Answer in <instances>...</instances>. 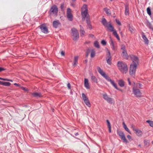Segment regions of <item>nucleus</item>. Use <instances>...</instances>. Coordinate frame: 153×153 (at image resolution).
<instances>
[{
  "instance_id": "obj_1",
  "label": "nucleus",
  "mask_w": 153,
  "mask_h": 153,
  "mask_svg": "<svg viewBox=\"0 0 153 153\" xmlns=\"http://www.w3.org/2000/svg\"><path fill=\"white\" fill-rule=\"evenodd\" d=\"M101 23L105 27L108 29V30L110 31V32H112L113 35H114L118 40H120L119 36L118 34L117 33L116 30L114 29V28L112 25V24H111V23L110 22H108L106 19H105V18H103L102 19Z\"/></svg>"
},
{
  "instance_id": "obj_2",
  "label": "nucleus",
  "mask_w": 153,
  "mask_h": 153,
  "mask_svg": "<svg viewBox=\"0 0 153 153\" xmlns=\"http://www.w3.org/2000/svg\"><path fill=\"white\" fill-rule=\"evenodd\" d=\"M130 58L132 61L133 63L131 64L130 68V71L129 73L131 76L132 77L135 76V72H136V69L137 67V65L138 63V57L133 55L130 56Z\"/></svg>"
},
{
  "instance_id": "obj_3",
  "label": "nucleus",
  "mask_w": 153,
  "mask_h": 153,
  "mask_svg": "<svg viewBox=\"0 0 153 153\" xmlns=\"http://www.w3.org/2000/svg\"><path fill=\"white\" fill-rule=\"evenodd\" d=\"M97 71H98V72L101 75L102 77H103V78H105L106 80H107L109 82H110V83L111 84V85H113V86L115 88V89L120 91L123 92V90L121 89H120L119 88H117V85L116 84L114 81L113 80L111 79L108 76V75H107L100 68L99 66H97Z\"/></svg>"
},
{
  "instance_id": "obj_4",
  "label": "nucleus",
  "mask_w": 153,
  "mask_h": 153,
  "mask_svg": "<svg viewBox=\"0 0 153 153\" xmlns=\"http://www.w3.org/2000/svg\"><path fill=\"white\" fill-rule=\"evenodd\" d=\"M117 66L119 71L123 74H126L128 71L127 65L124 62L119 61L117 63Z\"/></svg>"
},
{
  "instance_id": "obj_5",
  "label": "nucleus",
  "mask_w": 153,
  "mask_h": 153,
  "mask_svg": "<svg viewBox=\"0 0 153 153\" xmlns=\"http://www.w3.org/2000/svg\"><path fill=\"white\" fill-rule=\"evenodd\" d=\"M71 32H72V33L73 36H74L73 40H74V41H76L79 38V33L78 31L76 29L73 28L71 29Z\"/></svg>"
},
{
  "instance_id": "obj_6",
  "label": "nucleus",
  "mask_w": 153,
  "mask_h": 153,
  "mask_svg": "<svg viewBox=\"0 0 153 153\" xmlns=\"http://www.w3.org/2000/svg\"><path fill=\"white\" fill-rule=\"evenodd\" d=\"M132 92L137 97H140L141 96V93L140 90L134 86L132 87Z\"/></svg>"
},
{
  "instance_id": "obj_7",
  "label": "nucleus",
  "mask_w": 153,
  "mask_h": 153,
  "mask_svg": "<svg viewBox=\"0 0 153 153\" xmlns=\"http://www.w3.org/2000/svg\"><path fill=\"white\" fill-rule=\"evenodd\" d=\"M117 134L119 135L120 138L122 140L123 142L125 143H128V140H127L126 138H125L124 134L123 132L121 131H117Z\"/></svg>"
},
{
  "instance_id": "obj_8",
  "label": "nucleus",
  "mask_w": 153,
  "mask_h": 153,
  "mask_svg": "<svg viewBox=\"0 0 153 153\" xmlns=\"http://www.w3.org/2000/svg\"><path fill=\"white\" fill-rule=\"evenodd\" d=\"M82 100H83L84 102H85V104L88 107H90V103L89 102L88 99V98H87L84 93L82 94Z\"/></svg>"
},
{
  "instance_id": "obj_9",
  "label": "nucleus",
  "mask_w": 153,
  "mask_h": 153,
  "mask_svg": "<svg viewBox=\"0 0 153 153\" xmlns=\"http://www.w3.org/2000/svg\"><path fill=\"white\" fill-rule=\"evenodd\" d=\"M39 27L40 29L41 32H42V33H44L45 34H47L48 33V28L45 25V24H43L40 25L39 26Z\"/></svg>"
},
{
  "instance_id": "obj_10",
  "label": "nucleus",
  "mask_w": 153,
  "mask_h": 153,
  "mask_svg": "<svg viewBox=\"0 0 153 153\" xmlns=\"http://www.w3.org/2000/svg\"><path fill=\"white\" fill-rule=\"evenodd\" d=\"M102 96H103V99L106 100V101L108 102V103H110V104H112L113 103V100L112 99L109 97L107 94H102Z\"/></svg>"
},
{
  "instance_id": "obj_11",
  "label": "nucleus",
  "mask_w": 153,
  "mask_h": 153,
  "mask_svg": "<svg viewBox=\"0 0 153 153\" xmlns=\"http://www.w3.org/2000/svg\"><path fill=\"white\" fill-rule=\"evenodd\" d=\"M107 52L108 53L106 54V62L108 64L111 65V54H110V52L107 49Z\"/></svg>"
},
{
  "instance_id": "obj_12",
  "label": "nucleus",
  "mask_w": 153,
  "mask_h": 153,
  "mask_svg": "<svg viewBox=\"0 0 153 153\" xmlns=\"http://www.w3.org/2000/svg\"><path fill=\"white\" fill-rule=\"evenodd\" d=\"M121 49L123 50V51H122V54H123V57L124 58V59H127L128 58V56L126 53V50L125 49V46L124 45H122V47H121Z\"/></svg>"
},
{
  "instance_id": "obj_13",
  "label": "nucleus",
  "mask_w": 153,
  "mask_h": 153,
  "mask_svg": "<svg viewBox=\"0 0 153 153\" xmlns=\"http://www.w3.org/2000/svg\"><path fill=\"white\" fill-rule=\"evenodd\" d=\"M67 16L68 20L71 21L73 20V15L71 12V10H67Z\"/></svg>"
},
{
  "instance_id": "obj_14",
  "label": "nucleus",
  "mask_w": 153,
  "mask_h": 153,
  "mask_svg": "<svg viewBox=\"0 0 153 153\" xmlns=\"http://www.w3.org/2000/svg\"><path fill=\"white\" fill-rule=\"evenodd\" d=\"M88 16V15L87 13V10H84V11L81 12V16H82V20H84L85 19L87 18L89 19Z\"/></svg>"
},
{
  "instance_id": "obj_15",
  "label": "nucleus",
  "mask_w": 153,
  "mask_h": 153,
  "mask_svg": "<svg viewBox=\"0 0 153 153\" xmlns=\"http://www.w3.org/2000/svg\"><path fill=\"white\" fill-rule=\"evenodd\" d=\"M52 25H53V27L56 28L58 27V26L60 25H61V23L59 22V21L58 20H56L55 21H53V23H52Z\"/></svg>"
},
{
  "instance_id": "obj_16",
  "label": "nucleus",
  "mask_w": 153,
  "mask_h": 153,
  "mask_svg": "<svg viewBox=\"0 0 153 153\" xmlns=\"http://www.w3.org/2000/svg\"><path fill=\"white\" fill-rule=\"evenodd\" d=\"M86 24H87V27L90 30H91L92 29V26L91 24L90 20L89 18H87V19H86Z\"/></svg>"
},
{
  "instance_id": "obj_17",
  "label": "nucleus",
  "mask_w": 153,
  "mask_h": 153,
  "mask_svg": "<svg viewBox=\"0 0 153 153\" xmlns=\"http://www.w3.org/2000/svg\"><path fill=\"white\" fill-rule=\"evenodd\" d=\"M11 85V83L9 82H4L0 81V85L5 86H9Z\"/></svg>"
},
{
  "instance_id": "obj_18",
  "label": "nucleus",
  "mask_w": 153,
  "mask_h": 153,
  "mask_svg": "<svg viewBox=\"0 0 153 153\" xmlns=\"http://www.w3.org/2000/svg\"><path fill=\"white\" fill-rule=\"evenodd\" d=\"M84 86L86 89H90V86H89V84H88V79L85 78L84 79Z\"/></svg>"
},
{
  "instance_id": "obj_19",
  "label": "nucleus",
  "mask_w": 153,
  "mask_h": 153,
  "mask_svg": "<svg viewBox=\"0 0 153 153\" xmlns=\"http://www.w3.org/2000/svg\"><path fill=\"white\" fill-rule=\"evenodd\" d=\"M58 12V10H50V16H56Z\"/></svg>"
},
{
  "instance_id": "obj_20",
  "label": "nucleus",
  "mask_w": 153,
  "mask_h": 153,
  "mask_svg": "<svg viewBox=\"0 0 153 153\" xmlns=\"http://www.w3.org/2000/svg\"><path fill=\"white\" fill-rule=\"evenodd\" d=\"M142 38L144 39V43H145V44L146 45H148V42H149V41H148V39L146 37V36L143 33L142 34Z\"/></svg>"
},
{
  "instance_id": "obj_21",
  "label": "nucleus",
  "mask_w": 153,
  "mask_h": 153,
  "mask_svg": "<svg viewBox=\"0 0 153 153\" xmlns=\"http://www.w3.org/2000/svg\"><path fill=\"white\" fill-rule=\"evenodd\" d=\"M32 94H33V97L37 98L41 97V94L39 93L35 92L33 93Z\"/></svg>"
},
{
  "instance_id": "obj_22",
  "label": "nucleus",
  "mask_w": 153,
  "mask_h": 153,
  "mask_svg": "<svg viewBox=\"0 0 153 153\" xmlns=\"http://www.w3.org/2000/svg\"><path fill=\"white\" fill-rule=\"evenodd\" d=\"M134 130L135 131L136 133L137 136H140L142 134V132L140 130L138 129H134Z\"/></svg>"
},
{
  "instance_id": "obj_23",
  "label": "nucleus",
  "mask_w": 153,
  "mask_h": 153,
  "mask_svg": "<svg viewBox=\"0 0 153 153\" xmlns=\"http://www.w3.org/2000/svg\"><path fill=\"white\" fill-rule=\"evenodd\" d=\"M118 83L120 87H123L124 86V82L122 80H119L118 81Z\"/></svg>"
},
{
  "instance_id": "obj_24",
  "label": "nucleus",
  "mask_w": 153,
  "mask_h": 153,
  "mask_svg": "<svg viewBox=\"0 0 153 153\" xmlns=\"http://www.w3.org/2000/svg\"><path fill=\"white\" fill-rule=\"evenodd\" d=\"M90 52H91L90 57H91V58H93L95 56V50H94V49H92L90 50Z\"/></svg>"
},
{
  "instance_id": "obj_25",
  "label": "nucleus",
  "mask_w": 153,
  "mask_h": 153,
  "mask_svg": "<svg viewBox=\"0 0 153 153\" xmlns=\"http://www.w3.org/2000/svg\"><path fill=\"white\" fill-rule=\"evenodd\" d=\"M91 79L93 82L97 83V79L96 77L95 76H94L93 75H91Z\"/></svg>"
},
{
  "instance_id": "obj_26",
  "label": "nucleus",
  "mask_w": 153,
  "mask_h": 153,
  "mask_svg": "<svg viewBox=\"0 0 153 153\" xmlns=\"http://www.w3.org/2000/svg\"><path fill=\"white\" fill-rule=\"evenodd\" d=\"M123 128H124V129L126 130V131H127V132H128V133L131 134V132H130V131L129 130V129L127 128L126 127V126L124 123V122H123Z\"/></svg>"
},
{
  "instance_id": "obj_27",
  "label": "nucleus",
  "mask_w": 153,
  "mask_h": 153,
  "mask_svg": "<svg viewBox=\"0 0 153 153\" xmlns=\"http://www.w3.org/2000/svg\"><path fill=\"white\" fill-rule=\"evenodd\" d=\"M78 56H75L74 57V63L73 64L74 66H75L76 65V62L78 60Z\"/></svg>"
},
{
  "instance_id": "obj_28",
  "label": "nucleus",
  "mask_w": 153,
  "mask_h": 153,
  "mask_svg": "<svg viewBox=\"0 0 153 153\" xmlns=\"http://www.w3.org/2000/svg\"><path fill=\"white\" fill-rule=\"evenodd\" d=\"M106 122L108 123V132L111 133V125H110V123L108 120H106Z\"/></svg>"
},
{
  "instance_id": "obj_29",
  "label": "nucleus",
  "mask_w": 153,
  "mask_h": 153,
  "mask_svg": "<svg viewBox=\"0 0 153 153\" xmlns=\"http://www.w3.org/2000/svg\"><path fill=\"white\" fill-rule=\"evenodd\" d=\"M147 26L148 27L153 31V27L151 25L149 21H148V20H147Z\"/></svg>"
},
{
  "instance_id": "obj_30",
  "label": "nucleus",
  "mask_w": 153,
  "mask_h": 153,
  "mask_svg": "<svg viewBox=\"0 0 153 153\" xmlns=\"http://www.w3.org/2000/svg\"><path fill=\"white\" fill-rule=\"evenodd\" d=\"M110 45H111V47L112 49H113V50H115V48H114V46L113 44V41H112V40L111 39H110Z\"/></svg>"
},
{
  "instance_id": "obj_31",
  "label": "nucleus",
  "mask_w": 153,
  "mask_h": 153,
  "mask_svg": "<svg viewBox=\"0 0 153 153\" xmlns=\"http://www.w3.org/2000/svg\"><path fill=\"white\" fill-rule=\"evenodd\" d=\"M94 46L97 48H100V46H99L98 42H97V41L94 42Z\"/></svg>"
},
{
  "instance_id": "obj_32",
  "label": "nucleus",
  "mask_w": 153,
  "mask_h": 153,
  "mask_svg": "<svg viewBox=\"0 0 153 153\" xmlns=\"http://www.w3.org/2000/svg\"><path fill=\"white\" fill-rule=\"evenodd\" d=\"M146 122L149 123V125L150 126L153 128V121L149 120H147L146 121Z\"/></svg>"
},
{
  "instance_id": "obj_33",
  "label": "nucleus",
  "mask_w": 153,
  "mask_h": 153,
  "mask_svg": "<svg viewBox=\"0 0 153 153\" xmlns=\"http://www.w3.org/2000/svg\"><path fill=\"white\" fill-rule=\"evenodd\" d=\"M137 86H139V88H140V89H141V86H142V84L141 83H138L136 84L135 83H134V85L133 86V87H135L137 88Z\"/></svg>"
},
{
  "instance_id": "obj_34",
  "label": "nucleus",
  "mask_w": 153,
  "mask_h": 153,
  "mask_svg": "<svg viewBox=\"0 0 153 153\" xmlns=\"http://www.w3.org/2000/svg\"><path fill=\"white\" fill-rule=\"evenodd\" d=\"M88 6L86 4H84L82 6L81 10H88Z\"/></svg>"
},
{
  "instance_id": "obj_35",
  "label": "nucleus",
  "mask_w": 153,
  "mask_h": 153,
  "mask_svg": "<svg viewBox=\"0 0 153 153\" xmlns=\"http://www.w3.org/2000/svg\"><path fill=\"white\" fill-rule=\"evenodd\" d=\"M128 28H129V30H130V31L131 33H132L133 31L134 30V28H133V27L132 26H129Z\"/></svg>"
},
{
  "instance_id": "obj_36",
  "label": "nucleus",
  "mask_w": 153,
  "mask_h": 153,
  "mask_svg": "<svg viewBox=\"0 0 153 153\" xmlns=\"http://www.w3.org/2000/svg\"><path fill=\"white\" fill-rule=\"evenodd\" d=\"M50 10H58V8L56 5H53Z\"/></svg>"
},
{
  "instance_id": "obj_37",
  "label": "nucleus",
  "mask_w": 153,
  "mask_h": 153,
  "mask_svg": "<svg viewBox=\"0 0 153 153\" xmlns=\"http://www.w3.org/2000/svg\"><path fill=\"white\" fill-rule=\"evenodd\" d=\"M19 88L22 89V90L25 91H27V88L23 87L21 85H19Z\"/></svg>"
},
{
  "instance_id": "obj_38",
  "label": "nucleus",
  "mask_w": 153,
  "mask_h": 153,
  "mask_svg": "<svg viewBox=\"0 0 153 153\" xmlns=\"http://www.w3.org/2000/svg\"><path fill=\"white\" fill-rule=\"evenodd\" d=\"M110 10H105V13L108 16L111 15V12H110Z\"/></svg>"
},
{
  "instance_id": "obj_39",
  "label": "nucleus",
  "mask_w": 153,
  "mask_h": 153,
  "mask_svg": "<svg viewBox=\"0 0 153 153\" xmlns=\"http://www.w3.org/2000/svg\"><path fill=\"white\" fill-rule=\"evenodd\" d=\"M65 6V5L64 3H62L60 5V8L61 9H62L64 8V7Z\"/></svg>"
},
{
  "instance_id": "obj_40",
  "label": "nucleus",
  "mask_w": 153,
  "mask_h": 153,
  "mask_svg": "<svg viewBox=\"0 0 153 153\" xmlns=\"http://www.w3.org/2000/svg\"><path fill=\"white\" fill-rule=\"evenodd\" d=\"M101 44L103 45H106V42L104 40H102L101 41Z\"/></svg>"
},
{
  "instance_id": "obj_41",
  "label": "nucleus",
  "mask_w": 153,
  "mask_h": 153,
  "mask_svg": "<svg viewBox=\"0 0 153 153\" xmlns=\"http://www.w3.org/2000/svg\"><path fill=\"white\" fill-rule=\"evenodd\" d=\"M125 15H129V10H125Z\"/></svg>"
},
{
  "instance_id": "obj_42",
  "label": "nucleus",
  "mask_w": 153,
  "mask_h": 153,
  "mask_svg": "<svg viewBox=\"0 0 153 153\" xmlns=\"http://www.w3.org/2000/svg\"><path fill=\"white\" fill-rule=\"evenodd\" d=\"M116 23H117V24L119 25H121V23H120L119 20L116 19Z\"/></svg>"
},
{
  "instance_id": "obj_43",
  "label": "nucleus",
  "mask_w": 153,
  "mask_h": 153,
  "mask_svg": "<svg viewBox=\"0 0 153 153\" xmlns=\"http://www.w3.org/2000/svg\"><path fill=\"white\" fill-rule=\"evenodd\" d=\"M5 70H6L4 68L0 67V72H2V71H4Z\"/></svg>"
},
{
  "instance_id": "obj_44",
  "label": "nucleus",
  "mask_w": 153,
  "mask_h": 153,
  "mask_svg": "<svg viewBox=\"0 0 153 153\" xmlns=\"http://www.w3.org/2000/svg\"><path fill=\"white\" fill-rule=\"evenodd\" d=\"M81 33H80V36H82L83 35V34L85 33V31L84 30H82V31H80Z\"/></svg>"
},
{
  "instance_id": "obj_45",
  "label": "nucleus",
  "mask_w": 153,
  "mask_h": 153,
  "mask_svg": "<svg viewBox=\"0 0 153 153\" xmlns=\"http://www.w3.org/2000/svg\"><path fill=\"white\" fill-rule=\"evenodd\" d=\"M89 37L91 38H94V35L92 34H89Z\"/></svg>"
},
{
  "instance_id": "obj_46",
  "label": "nucleus",
  "mask_w": 153,
  "mask_h": 153,
  "mask_svg": "<svg viewBox=\"0 0 153 153\" xmlns=\"http://www.w3.org/2000/svg\"><path fill=\"white\" fill-rule=\"evenodd\" d=\"M151 10H147V13L149 15H151Z\"/></svg>"
},
{
  "instance_id": "obj_47",
  "label": "nucleus",
  "mask_w": 153,
  "mask_h": 153,
  "mask_svg": "<svg viewBox=\"0 0 153 153\" xmlns=\"http://www.w3.org/2000/svg\"><path fill=\"white\" fill-rule=\"evenodd\" d=\"M67 87L68 88V89H70V88H71V87H70V83H68L67 84Z\"/></svg>"
},
{
  "instance_id": "obj_48",
  "label": "nucleus",
  "mask_w": 153,
  "mask_h": 153,
  "mask_svg": "<svg viewBox=\"0 0 153 153\" xmlns=\"http://www.w3.org/2000/svg\"><path fill=\"white\" fill-rule=\"evenodd\" d=\"M60 54H61V55H62V56H65V52H64V51H61Z\"/></svg>"
},
{
  "instance_id": "obj_49",
  "label": "nucleus",
  "mask_w": 153,
  "mask_h": 153,
  "mask_svg": "<svg viewBox=\"0 0 153 153\" xmlns=\"http://www.w3.org/2000/svg\"><path fill=\"white\" fill-rule=\"evenodd\" d=\"M79 27H80V31H84L83 27L81 25H79Z\"/></svg>"
},
{
  "instance_id": "obj_50",
  "label": "nucleus",
  "mask_w": 153,
  "mask_h": 153,
  "mask_svg": "<svg viewBox=\"0 0 153 153\" xmlns=\"http://www.w3.org/2000/svg\"><path fill=\"white\" fill-rule=\"evenodd\" d=\"M33 54V53H29L28 54H29V55H28V56L31 57H33V55H32V54Z\"/></svg>"
},
{
  "instance_id": "obj_51",
  "label": "nucleus",
  "mask_w": 153,
  "mask_h": 153,
  "mask_svg": "<svg viewBox=\"0 0 153 153\" xmlns=\"http://www.w3.org/2000/svg\"><path fill=\"white\" fill-rule=\"evenodd\" d=\"M127 138H128V139L129 140H130L131 139V136L129 135H128L127 136Z\"/></svg>"
},
{
  "instance_id": "obj_52",
  "label": "nucleus",
  "mask_w": 153,
  "mask_h": 153,
  "mask_svg": "<svg viewBox=\"0 0 153 153\" xmlns=\"http://www.w3.org/2000/svg\"><path fill=\"white\" fill-rule=\"evenodd\" d=\"M8 79H7V78H3L0 79V80H3V81L7 80Z\"/></svg>"
},
{
  "instance_id": "obj_53",
  "label": "nucleus",
  "mask_w": 153,
  "mask_h": 153,
  "mask_svg": "<svg viewBox=\"0 0 153 153\" xmlns=\"http://www.w3.org/2000/svg\"><path fill=\"white\" fill-rule=\"evenodd\" d=\"M125 10H128V6L126 5L125 6Z\"/></svg>"
},
{
  "instance_id": "obj_54",
  "label": "nucleus",
  "mask_w": 153,
  "mask_h": 153,
  "mask_svg": "<svg viewBox=\"0 0 153 153\" xmlns=\"http://www.w3.org/2000/svg\"><path fill=\"white\" fill-rule=\"evenodd\" d=\"M71 5L72 7H74L75 5L74 4V3H72V2H71Z\"/></svg>"
},
{
  "instance_id": "obj_55",
  "label": "nucleus",
  "mask_w": 153,
  "mask_h": 153,
  "mask_svg": "<svg viewBox=\"0 0 153 153\" xmlns=\"http://www.w3.org/2000/svg\"><path fill=\"white\" fill-rule=\"evenodd\" d=\"M128 84H129L130 85H131V82L130 81V80H129V78H128Z\"/></svg>"
},
{
  "instance_id": "obj_56",
  "label": "nucleus",
  "mask_w": 153,
  "mask_h": 153,
  "mask_svg": "<svg viewBox=\"0 0 153 153\" xmlns=\"http://www.w3.org/2000/svg\"><path fill=\"white\" fill-rule=\"evenodd\" d=\"M14 85H17L18 86H19V85L18 83H14Z\"/></svg>"
},
{
  "instance_id": "obj_57",
  "label": "nucleus",
  "mask_w": 153,
  "mask_h": 153,
  "mask_svg": "<svg viewBox=\"0 0 153 153\" xmlns=\"http://www.w3.org/2000/svg\"><path fill=\"white\" fill-rule=\"evenodd\" d=\"M5 81H10V82H12V80L10 79H7V80H5Z\"/></svg>"
},
{
  "instance_id": "obj_58",
  "label": "nucleus",
  "mask_w": 153,
  "mask_h": 153,
  "mask_svg": "<svg viewBox=\"0 0 153 153\" xmlns=\"http://www.w3.org/2000/svg\"><path fill=\"white\" fill-rule=\"evenodd\" d=\"M76 1V0H72V3H74Z\"/></svg>"
},
{
  "instance_id": "obj_59",
  "label": "nucleus",
  "mask_w": 153,
  "mask_h": 153,
  "mask_svg": "<svg viewBox=\"0 0 153 153\" xmlns=\"http://www.w3.org/2000/svg\"><path fill=\"white\" fill-rule=\"evenodd\" d=\"M78 135V133H75V134H74V135H75V136H77Z\"/></svg>"
},
{
  "instance_id": "obj_60",
  "label": "nucleus",
  "mask_w": 153,
  "mask_h": 153,
  "mask_svg": "<svg viewBox=\"0 0 153 153\" xmlns=\"http://www.w3.org/2000/svg\"><path fill=\"white\" fill-rule=\"evenodd\" d=\"M131 127H132V128H133V129H136V128H134L133 126V125L131 126Z\"/></svg>"
},
{
  "instance_id": "obj_61",
  "label": "nucleus",
  "mask_w": 153,
  "mask_h": 153,
  "mask_svg": "<svg viewBox=\"0 0 153 153\" xmlns=\"http://www.w3.org/2000/svg\"><path fill=\"white\" fill-rule=\"evenodd\" d=\"M84 62H85V63H86L87 62V60L86 59L85 60V61H84Z\"/></svg>"
},
{
  "instance_id": "obj_62",
  "label": "nucleus",
  "mask_w": 153,
  "mask_h": 153,
  "mask_svg": "<svg viewBox=\"0 0 153 153\" xmlns=\"http://www.w3.org/2000/svg\"><path fill=\"white\" fill-rule=\"evenodd\" d=\"M146 10H150V8L149 7H148L147 8Z\"/></svg>"
},
{
  "instance_id": "obj_63",
  "label": "nucleus",
  "mask_w": 153,
  "mask_h": 153,
  "mask_svg": "<svg viewBox=\"0 0 153 153\" xmlns=\"http://www.w3.org/2000/svg\"><path fill=\"white\" fill-rule=\"evenodd\" d=\"M103 10H109L108 9V8H105Z\"/></svg>"
},
{
  "instance_id": "obj_64",
  "label": "nucleus",
  "mask_w": 153,
  "mask_h": 153,
  "mask_svg": "<svg viewBox=\"0 0 153 153\" xmlns=\"http://www.w3.org/2000/svg\"><path fill=\"white\" fill-rule=\"evenodd\" d=\"M70 93H71V95H73V92H72L71 91V92H70Z\"/></svg>"
}]
</instances>
